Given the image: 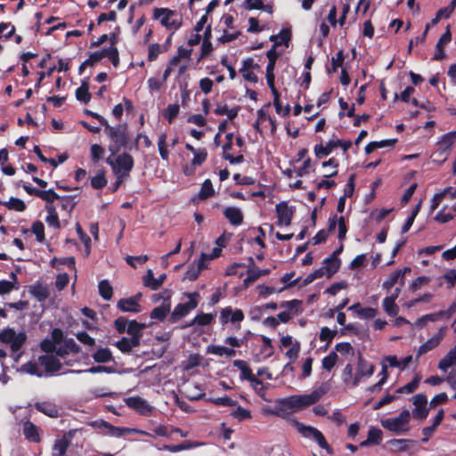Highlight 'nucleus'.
I'll return each mask as SVG.
<instances>
[{
    "mask_svg": "<svg viewBox=\"0 0 456 456\" xmlns=\"http://www.w3.org/2000/svg\"><path fill=\"white\" fill-rule=\"evenodd\" d=\"M93 359L97 363H106L113 360L111 351L108 348H99L94 354Z\"/></svg>",
    "mask_w": 456,
    "mask_h": 456,
    "instance_id": "36",
    "label": "nucleus"
},
{
    "mask_svg": "<svg viewBox=\"0 0 456 456\" xmlns=\"http://www.w3.org/2000/svg\"><path fill=\"white\" fill-rule=\"evenodd\" d=\"M77 430L70 429L61 438L56 439L53 446V456H64L69 447Z\"/></svg>",
    "mask_w": 456,
    "mask_h": 456,
    "instance_id": "11",
    "label": "nucleus"
},
{
    "mask_svg": "<svg viewBox=\"0 0 456 456\" xmlns=\"http://www.w3.org/2000/svg\"><path fill=\"white\" fill-rule=\"evenodd\" d=\"M31 232L35 234L38 242L42 243L45 240V225L41 221L37 220L32 224Z\"/></svg>",
    "mask_w": 456,
    "mask_h": 456,
    "instance_id": "49",
    "label": "nucleus"
},
{
    "mask_svg": "<svg viewBox=\"0 0 456 456\" xmlns=\"http://www.w3.org/2000/svg\"><path fill=\"white\" fill-rule=\"evenodd\" d=\"M22 370L30 375L37 376L38 378L43 377V372L39 370L37 362H35L29 361L27 363L23 364Z\"/></svg>",
    "mask_w": 456,
    "mask_h": 456,
    "instance_id": "56",
    "label": "nucleus"
},
{
    "mask_svg": "<svg viewBox=\"0 0 456 456\" xmlns=\"http://www.w3.org/2000/svg\"><path fill=\"white\" fill-rule=\"evenodd\" d=\"M224 238L220 236L216 239V246L212 248L211 253H201V270L208 268V263L220 256L222 249L224 247Z\"/></svg>",
    "mask_w": 456,
    "mask_h": 456,
    "instance_id": "19",
    "label": "nucleus"
},
{
    "mask_svg": "<svg viewBox=\"0 0 456 456\" xmlns=\"http://www.w3.org/2000/svg\"><path fill=\"white\" fill-rule=\"evenodd\" d=\"M410 271V267H404L403 269L396 270L390 274L387 280L383 282L382 288L388 290L397 283L403 286L404 284V275Z\"/></svg>",
    "mask_w": 456,
    "mask_h": 456,
    "instance_id": "21",
    "label": "nucleus"
},
{
    "mask_svg": "<svg viewBox=\"0 0 456 456\" xmlns=\"http://www.w3.org/2000/svg\"><path fill=\"white\" fill-rule=\"evenodd\" d=\"M158 147H159V155H160L161 159L163 160H167L168 157H169V151H168L167 146V134L166 133H161L159 135Z\"/></svg>",
    "mask_w": 456,
    "mask_h": 456,
    "instance_id": "47",
    "label": "nucleus"
},
{
    "mask_svg": "<svg viewBox=\"0 0 456 456\" xmlns=\"http://www.w3.org/2000/svg\"><path fill=\"white\" fill-rule=\"evenodd\" d=\"M414 443V441L410 439H393L388 442V444L392 452H399L407 451L410 445Z\"/></svg>",
    "mask_w": 456,
    "mask_h": 456,
    "instance_id": "33",
    "label": "nucleus"
},
{
    "mask_svg": "<svg viewBox=\"0 0 456 456\" xmlns=\"http://www.w3.org/2000/svg\"><path fill=\"white\" fill-rule=\"evenodd\" d=\"M329 389L330 386L327 383H322L309 394L294 395L286 398L276 399L273 412L276 413V416L287 418L293 412L300 411L315 404L328 393Z\"/></svg>",
    "mask_w": 456,
    "mask_h": 456,
    "instance_id": "1",
    "label": "nucleus"
},
{
    "mask_svg": "<svg viewBox=\"0 0 456 456\" xmlns=\"http://www.w3.org/2000/svg\"><path fill=\"white\" fill-rule=\"evenodd\" d=\"M232 417H234L235 419H237L240 421H242V420L251 418L250 411L245 408L240 407V406L236 407L232 411Z\"/></svg>",
    "mask_w": 456,
    "mask_h": 456,
    "instance_id": "61",
    "label": "nucleus"
},
{
    "mask_svg": "<svg viewBox=\"0 0 456 456\" xmlns=\"http://www.w3.org/2000/svg\"><path fill=\"white\" fill-rule=\"evenodd\" d=\"M29 293L39 302L45 301L49 297L47 288L39 282L30 287Z\"/></svg>",
    "mask_w": 456,
    "mask_h": 456,
    "instance_id": "32",
    "label": "nucleus"
},
{
    "mask_svg": "<svg viewBox=\"0 0 456 456\" xmlns=\"http://www.w3.org/2000/svg\"><path fill=\"white\" fill-rule=\"evenodd\" d=\"M338 144H341L340 140H330L325 145L318 144L314 147V152L318 159H322L328 155H330L332 150L336 147H338Z\"/></svg>",
    "mask_w": 456,
    "mask_h": 456,
    "instance_id": "28",
    "label": "nucleus"
},
{
    "mask_svg": "<svg viewBox=\"0 0 456 456\" xmlns=\"http://www.w3.org/2000/svg\"><path fill=\"white\" fill-rule=\"evenodd\" d=\"M216 194V191L213 187L212 182L209 179H206L201 183V200L210 198Z\"/></svg>",
    "mask_w": 456,
    "mask_h": 456,
    "instance_id": "54",
    "label": "nucleus"
},
{
    "mask_svg": "<svg viewBox=\"0 0 456 456\" xmlns=\"http://www.w3.org/2000/svg\"><path fill=\"white\" fill-rule=\"evenodd\" d=\"M118 308L124 313H134L141 312L142 308L139 303L135 302L131 297L128 298H121L118 301Z\"/></svg>",
    "mask_w": 456,
    "mask_h": 456,
    "instance_id": "26",
    "label": "nucleus"
},
{
    "mask_svg": "<svg viewBox=\"0 0 456 456\" xmlns=\"http://www.w3.org/2000/svg\"><path fill=\"white\" fill-rule=\"evenodd\" d=\"M293 425L297 430L299 434H301L304 437L314 439L318 445L325 450H329V444L322 434L321 431H319L317 428L311 427V426H305L303 423H300L297 420H293Z\"/></svg>",
    "mask_w": 456,
    "mask_h": 456,
    "instance_id": "6",
    "label": "nucleus"
},
{
    "mask_svg": "<svg viewBox=\"0 0 456 456\" xmlns=\"http://www.w3.org/2000/svg\"><path fill=\"white\" fill-rule=\"evenodd\" d=\"M200 276V259H194L192 266L186 271L183 276V280L190 281H195Z\"/></svg>",
    "mask_w": 456,
    "mask_h": 456,
    "instance_id": "53",
    "label": "nucleus"
},
{
    "mask_svg": "<svg viewBox=\"0 0 456 456\" xmlns=\"http://www.w3.org/2000/svg\"><path fill=\"white\" fill-rule=\"evenodd\" d=\"M185 148L191 153H184L183 156V161L185 162L183 164V173L185 175L189 176L191 175L196 167L200 166V151L195 149L190 143H186Z\"/></svg>",
    "mask_w": 456,
    "mask_h": 456,
    "instance_id": "9",
    "label": "nucleus"
},
{
    "mask_svg": "<svg viewBox=\"0 0 456 456\" xmlns=\"http://www.w3.org/2000/svg\"><path fill=\"white\" fill-rule=\"evenodd\" d=\"M456 142L455 134L451 132L443 134L438 138L437 141V152L443 156L444 155L443 160H444L447 157L448 152L450 151L452 146Z\"/></svg>",
    "mask_w": 456,
    "mask_h": 456,
    "instance_id": "20",
    "label": "nucleus"
},
{
    "mask_svg": "<svg viewBox=\"0 0 456 456\" xmlns=\"http://www.w3.org/2000/svg\"><path fill=\"white\" fill-rule=\"evenodd\" d=\"M69 372L77 373V374H80V373L96 374V373H102V372L111 373L112 368L103 366V365H97V366H93L86 370H70Z\"/></svg>",
    "mask_w": 456,
    "mask_h": 456,
    "instance_id": "48",
    "label": "nucleus"
},
{
    "mask_svg": "<svg viewBox=\"0 0 456 456\" xmlns=\"http://www.w3.org/2000/svg\"><path fill=\"white\" fill-rule=\"evenodd\" d=\"M456 7V0H452V2L444 8H441L436 12L438 16H440L442 19H448L451 17L452 12H454V9Z\"/></svg>",
    "mask_w": 456,
    "mask_h": 456,
    "instance_id": "63",
    "label": "nucleus"
},
{
    "mask_svg": "<svg viewBox=\"0 0 456 456\" xmlns=\"http://www.w3.org/2000/svg\"><path fill=\"white\" fill-rule=\"evenodd\" d=\"M107 184V179L105 177V172L100 170L96 175L91 178V186L95 190H101Z\"/></svg>",
    "mask_w": 456,
    "mask_h": 456,
    "instance_id": "46",
    "label": "nucleus"
},
{
    "mask_svg": "<svg viewBox=\"0 0 456 456\" xmlns=\"http://www.w3.org/2000/svg\"><path fill=\"white\" fill-rule=\"evenodd\" d=\"M90 425L93 428H99V429L106 428V429H108V435L115 436V437H120V436H123L126 435H132V434H145L144 431L136 429V428L115 427L112 424H110V422L105 421L103 419L93 421Z\"/></svg>",
    "mask_w": 456,
    "mask_h": 456,
    "instance_id": "7",
    "label": "nucleus"
},
{
    "mask_svg": "<svg viewBox=\"0 0 456 456\" xmlns=\"http://www.w3.org/2000/svg\"><path fill=\"white\" fill-rule=\"evenodd\" d=\"M170 312V305L169 304H163L158 307H155L151 312V319H155V320H159V321H163L166 316L167 315V314Z\"/></svg>",
    "mask_w": 456,
    "mask_h": 456,
    "instance_id": "40",
    "label": "nucleus"
},
{
    "mask_svg": "<svg viewBox=\"0 0 456 456\" xmlns=\"http://www.w3.org/2000/svg\"><path fill=\"white\" fill-rule=\"evenodd\" d=\"M75 199L76 196L71 195L61 196L60 200L61 202V210L67 211L70 215L77 205Z\"/></svg>",
    "mask_w": 456,
    "mask_h": 456,
    "instance_id": "41",
    "label": "nucleus"
},
{
    "mask_svg": "<svg viewBox=\"0 0 456 456\" xmlns=\"http://www.w3.org/2000/svg\"><path fill=\"white\" fill-rule=\"evenodd\" d=\"M197 297L198 293L194 292L189 295V300L187 302L178 304L172 312L169 317V322L175 323L186 316L192 309H194L198 305L196 299Z\"/></svg>",
    "mask_w": 456,
    "mask_h": 456,
    "instance_id": "8",
    "label": "nucleus"
},
{
    "mask_svg": "<svg viewBox=\"0 0 456 456\" xmlns=\"http://www.w3.org/2000/svg\"><path fill=\"white\" fill-rule=\"evenodd\" d=\"M270 273L269 269H259L256 266H252L248 270L247 277L244 280L245 286H248L249 284L256 281L261 276L268 275Z\"/></svg>",
    "mask_w": 456,
    "mask_h": 456,
    "instance_id": "31",
    "label": "nucleus"
},
{
    "mask_svg": "<svg viewBox=\"0 0 456 456\" xmlns=\"http://www.w3.org/2000/svg\"><path fill=\"white\" fill-rule=\"evenodd\" d=\"M114 346L123 354H130L133 350L126 337H122Z\"/></svg>",
    "mask_w": 456,
    "mask_h": 456,
    "instance_id": "60",
    "label": "nucleus"
},
{
    "mask_svg": "<svg viewBox=\"0 0 456 456\" xmlns=\"http://www.w3.org/2000/svg\"><path fill=\"white\" fill-rule=\"evenodd\" d=\"M76 232L79 237V240L82 241V243L85 246L86 248V255L89 256L91 252V238L84 232L82 226L79 223H77L75 225Z\"/></svg>",
    "mask_w": 456,
    "mask_h": 456,
    "instance_id": "39",
    "label": "nucleus"
},
{
    "mask_svg": "<svg viewBox=\"0 0 456 456\" xmlns=\"http://www.w3.org/2000/svg\"><path fill=\"white\" fill-rule=\"evenodd\" d=\"M412 403L414 405V409L412 411V415L415 419H424L428 415V398L423 394L415 395L412 397Z\"/></svg>",
    "mask_w": 456,
    "mask_h": 456,
    "instance_id": "15",
    "label": "nucleus"
},
{
    "mask_svg": "<svg viewBox=\"0 0 456 456\" xmlns=\"http://www.w3.org/2000/svg\"><path fill=\"white\" fill-rule=\"evenodd\" d=\"M276 212L278 217V224L280 225L288 226L291 223L293 211L291 208L285 202H281L276 205Z\"/></svg>",
    "mask_w": 456,
    "mask_h": 456,
    "instance_id": "23",
    "label": "nucleus"
},
{
    "mask_svg": "<svg viewBox=\"0 0 456 456\" xmlns=\"http://www.w3.org/2000/svg\"><path fill=\"white\" fill-rule=\"evenodd\" d=\"M104 131L110 138L112 143L109 145L111 156H115L122 148H127L129 143L128 126L126 123L118 124L115 126H104Z\"/></svg>",
    "mask_w": 456,
    "mask_h": 456,
    "instance_id": "2",
    "label": "nucleus"
},
{
    "mask_svg": "<svg viewBox=\"0 0 456 456\" xmlns=\"http://www.w3.org/2000/svg\"><path fill=\"white\" fill-rule=\"evenodd\" d=\"M375 367L372 363L360 357L357 362L353 386H357L362 378H370L372 376Z\"/></svg>",
    "mask_w": 456,
    "mask_h": 456,
    "instance_id": "16",
    "label": "nucleus"
},
{
    "mask_svg": "<svg viewBox=\"0 0 456 456\" xmlns=\"http://www.w3.org/2000/svg\"><path fill=\"white\" fill-rule=\"evenodd\" d=\"M444 313L439 314H428L421 316L420 318L417 319L414 325L416 327H423L428 322H436L438 318V316L443 315Z\"/></svg>",
    "mask_w": 456,
    "mask_h": 456,
    "instance_id": "59",
    "label": "nucleus"
},
{
    "mask_svg": "<svg viewBox=\"0 0 456 456\" xmlns=\"http://www.w3.org/2000/svg\"><path fill=\"white\" fill-rule=\"evenodd\" d=\"M99 294L104 300H110L113 296V289L107 280L99 282Z\"/></svg>",
    "mask_w": 456,
    "mask_h": 456,
    "instance_id": "42",
    "label": "nucleus"
},
{
    "mask_svg": "<svg viewBox=\"0 0 456 456\" xmlns=\"http://www.w3.org/2000/svg\"><path fill=\"white\" fill-rule=\"evenodd\" d=\"M251 387L254 389V391L265 401L270 402V399H267L265 397L266 391H267V386H265L260 379L256 378L251 382Z\"/></svg>",
    "mask_w": 456,
    "mask_h": 456,
    "instance_id": "45",
    "label": "nucleus"
},
{
    "mask_svg": "<svg viewBox=\"0 0 456 456\" xmlns=\"http://www.w3.org/2000/svg\"><path fill=\"white\" fill-rule=\"evenodd\" d=\"M134 166L133 156L127 152H123L118 155L115 159L114 175H124L125 177H128Z\"/></svg>",
    "mask_w": 456,
    "mask_h": 456,
    "instance_id": "10",
    "label": "nucleus"
},
{
    "mask_svg": "<svg viewBox=\"0 0 456 456\" xmlns=\"http://www.w3.org/2000/svg\"><path fill=\"white\" fill-rule=\"evenodd\" d=\"M23 435H24L25 438L30 442H33V443L40 442V436L38 433V428L34 423H32L30 421H27L24 423Z\"/></svg>",
    "mask_w": 456,
    "mask_h": 456,
    "instance_id": "30",
    "label": "nucleus"
},
{
    "mask_svg": "<svg viewBox=\"0 0 456 456\" xmlns=\"http://www.w3.org/2000/svg\"><path fill=\"white\" fill-rule=\"evenodd\" d=\"M3 206L6 207L10 210H15L18 212H23L27 208L22 200L15 197H11L8 201L3 202Z\"/></svg>",
    "mask_w": 456,
    "mask_h": 456,
    "instance_id": "38",
    "label": "nucleus"
},
{
    "mask_svg": "<svg viewBox=\"0 0 456 456\" xmlns=\"http://www.w3.org/2000/svg\"><path fill=\"white\" fill-rule=\"evenodd\" d=\"M126 404L130 409L134 410L137 413L142 416H151L152 413V407L148 402L140 396H131L125 399Z\"/></svg>",
    "mask_w": 456,
    "mask_h": 456,
    "instance_id": "12",
    "label": "nucleus"
},
{
    "mask_svg": "<svg viewBox=\"0 0 456 456\" xmlns=\"http://www.w3.org/2000/svg\"><path fill=\"white\" fill-rule=\"evenodd\" d=\"M382 438V432L379 428H370L368 432V438L361 444V446H365L369 444H378Z\"/></svg>",
    "mask_w": 456,
    "mask_h": 456,
    "instance_id": "44",
    "label": "nucleus"
},
{
    "mask_svg": "<svg viewBox=\"0 0 456 456\" xmlns=\"http://www.w3.org/2000/svg\"><path fill=\"white\" fill-rule=\"evenodd\" d=\"M76 98L85 104L90 102L92 96L89 93V83L87 81H83L81 86L76 89Z\"/></svg>",
    "mask_w": 456,
    "mask_h": 456,
    "instance_id": "35",
    "label": "nucleus"
},
{
    "mask_svg": "<svg viewBox=\"0 0 456 456\" xmlns=\"http://www.w3.org/2000/svg\"><path fill=\"white\" fill-rule=\"evenodd\" d=\"M340 259L335 255H331L330 257L326 258L322 265L317 270V276H326L327 278H330L340 267Z\"/></svg>",
    "mask_w": 456,
    "mask_h": 456,
    "instance_id": "14",
    "label": "nucleus"
},
{
    "mask_svg": "<svg viewBox=\"0 0 456 456\" xmlns=\"http://www.w3.org/2000/svg\"><path fill=\"white\" fill-rule=\"evenodd\" d=\"M338 228V237L339 240H343L346 237L347 229L345 224V219L343 216L338 217L334 216L329 219V228L328 231L321 230L313 238V243L314 245L320 244L326 240L328 237V233L330 232H334Z\"/></svg>",
    "mask_w": 456,
    "mask_h": 456,
    "instance_id": "3",
    "label": "nucleus"
},
{
    "mask_svg": "<svg viewBox=\"0 0 456 456\" xmlns=\"http://www.w3.org/2000/svg\"><path fill=\"white\" fill-rule=\"evenodd\" d=\"M354 377V374H353L352 365L346 364V367L344 368L343 373H342V378H343L344 383L350 387H354V386H353Z\"/></svg>",
    "mask_w": 456,
    "mask_h": 456,
    "instance_id": "58",
    "label": "nucleus"
},
{
    "mask_svg": "<svg viewBox=\"0 0 456 456\" xmlns=\"http://www.w3.org/2000/svg\"><path fill=\"white\" fill-rule=\"evenodd\" d=\"M38 362L45 367L47 373H54L61 369V362L53 355L44 354L38 357Z\"/></svg>",
    "mask_w": 456,
    "mask_h": 456,
    "instance_id": "22",
    "label": "nucleus"
},
{
    "mask_svg": "<svg viewBox=\"0 0 456 456\" xmlns=\"http://www.w3.org/2000/svg\"><path fill=\"white\" fill-rule=\"evenodd\" d=\"M384 311L389 316H395L399 313V306L395 304V301L385 297L382 302Z\"/></svg>",
    "mask_w": 456,
    "mask_h": 456,
    "instance_id": "50",
    "label": "nucleus"
},
{
    "mask_svg": "<svg viewBox=\"0 0 456 456\" xmlns=\"http://www.w3.org/2000/svg\"><path fill=\"white\" fill-rule=\"evenodd\" d=\"M27 334L24 331L16 333L12 328H5L0 332V341L3 344H10L12 352L20 351L27 341Z\"/></svg>",
    "mask_w": 456,
    "mask_h": 456,
    "instance_id": "4",
    "label": "nucleus"
},
{
    "mask_svg": "<svg viewBox=\"0 0 456 456\" xmlns=\"http://www.w3.org/2000/svg\"><path fill=\"white\" fill-rule=\"evenodd\" d=\"M445 330H446L445 327L440 328L436 334H435L433 337H431L429 339H428L424 344H422L419 347L417 356H416V361L418 360V358L419 356L435 349L436 347H437L440 345V343L442 342V340L444 339V338L445 336Z\"/></svg>",
    "mask_w": 456,
    "mask_h": 456,
    "instance_id": "13",
    "label": "nucleus"
},
{
    "mask_svg": "<svg viewBox=\"0 0 456 456\" xmlns=\"http://www.w3.org/2000/svg\"><path fill=\"white\" fill-rule=\"evenodd\" d=\"M179 105L178 104H169L165 109L163 116L166 119L168 120L169 123H172L173 120L176 118L179 113Z\"/></svg>",
    "mask_w": 456,
    "mask_h": 456,
    "instance_id": "55",
    "label": "nucleus"
},
{
    "mask_svg": "<svg viewBox=\"0 0 456 456\" xmlns=\"http://www.w3.org/2000/svg\"><path fill=\"white\" fill-rule=\"evenodd\" d=\"M142 282L145 287L150 288L152 290L159 289V283L157 281V278L154 277V273L151 269L147 271L146 275L143 276Z\"/></svg>",
    "mask_w": 456,
    "mask_h": 456,
    "instance_id": "51",
    "label": "nucleus"
},
{
    "mask_svg": "<svg viewBox=\"0 0 456 456\" xmlns=\"http://www.w3.org/2000/svg\"><path fill=\"white\" fill-rule=\"evenodd\" d=\"M167 65L171 66L172 69L179 65V75L183 74L187 69V65L177 54L170 59Z\"/></svg>",
    "mask_w": 456,
    "mask_h": 456,
    "instance_id": "62",
    "label": "nucleus"
},
{
    "mask_svg": "<svg viewBox=\"0 0 456 456\" xmlns=\"http://www.w3.org/2000/svg\"><path fill=\"white\" fill-rule=\"evenodd\" d=\"M456 366V345L438 362V369L444 372Z\"/></svg>",
    "mask_w": 456,
    "mask_h": 456,
    "instance_id": "27",
    "label": "nucleus"
},
{
    "mask_svg": "<svg viewBox=\"0 0 456 456\" xmlns=\"http://www.w3.org/2000/svg\"><path fill=\"white\" fill-rule=\"evenodd\" d=\"M174 15L175 12L167 8H155L153 12V18L159 19L161 25L169 29L179 27V24L175 20H170Z\"/></svg>",
    "mask_w": 456,
    "mask_h": 456,
    "instance_id": "17",
    "label": "nucleus"
},
{
    "mask_svg": "<svg viewBox=\"0 0 456 456\" xmlns=\"http://www.w3.org/2000/svg\"><path fill=\"white\" fill-rule=\"evenodd\" d=\"M290 30L289 28H283L279 34L271 36L270 40L274 43V46L281 45H288V43L290 40Z\"/></svg>",
    "mask_w": 456,
    "mask_h": 456,
    "instance_id": "37",
    "label": "nucleus"
},
{
    "mask_svg": "<svg viewBox=\"0 0 456 456\" xmlns=\"http://www.w3.org/2000/svg\"><path fill=\"white\" fill-rule=\"evenodd\" d=\"M224 216L233 225H240L243 221V214L239 208L229 207L224 212Z\"/></svg>",
    "mask_w": 456,
    "mask_h": 456,
    "instance_id": "29",
    "label": "nucleus"
},
{
    "mask_svg": "<svg viewBox=\"0 0 456 456\" xmlns=\"http://www.w3.org/2000/svg\"><path fill=\"white\" fill-rule=\"evenodd\" d=\"M39 198L45 200L46 203H53L54 200H60L61 196L56 193L53 189L41 190Z\"/></svg>",
    "mask_w": 456,
    "mask_h": 456,
    "instance_id": "57",
    "label": "nucleus"
},
{
    "mask_svg": "<svg viewBox=\"0 0 456 456\" xmlns=\"http://www.w3.org/2000/svg\"><path fill=\"white\" fill-rule=\"evenodd\" d=\"M338 360V355L336 353L332 352L329 355L323 358L322 360V367L327 370H330L336 364Z\"/></svg>",
    "mask_w": 456,
    "mask_h": 456,
    "instance_id": "64",
    "label": "nucleus"
},
{
    "mask_svg": "<svg viewBox=\"0 0 456 456\" xmlns=\"http://www.w3.org/2000/svg\"><path fill=\"white\" fill-rule=\"evenodd\" d=\"M194 35L191 38L188 40L189 48L179 46L177 50V55L183 61H189L191 59V54L192 49L191 48L192 45L200 44V21H197L194 25Z\"/></svg>",
    "mask_w": 456,
    "mask_h": 456,
    "instance_id": "18",
    "label": "nucleus"
},
{
    "mask_svg": "<svg viewBox=\"0 0 456 456\" xmlns=\"http://www.w3.org/2000/svg\"><path fill=\"white\" fill-rule=\"evenodd\" d=\"M420 376L419 375H416L414 377V379L409 382L408 384L399 387L397 389V393L399 394H411L412 392H414L418 387H419V384L420 382Z\"/></svg>",
    "mask_w": 456,
    "mask_h": 456,
    "instance_id": "52",
    "label": "nucleus"
},
{
    "mask_svg": "<svg viewBox=\"0 0 456 456\" xmlns=\"http://www.w3.org/2000/svg\"><path fill=\"white\" fill-rule=\"evenodd\" d=\"M411 419V413L408 410H403L397 417L389 418L381 420V426L396 434L404 432L408 429L407 425Z\"/></svg>",
    "mask_w": 456,
    "mask_h": 456,
    "instance_id": "5",
    "label": "nucleus"
},
{
    "mask_svg": "<svg viewBox=\"0 0 456 456\" xmlns=\"http://www.w3.org/2000/svg\"><path fill=\"white\" fill-rule=\"evenodd\" d=\"M145 327L144 323L132 320L127 324L126 333L130 336H142V330Z\"/></svg>",
    "mask_w": 456,
    "mask_h": 456,
    "instance_id": "43",
    "label": "nucleus"
},
{
    "mask_svg": "<svg viewBox=\"0 0 456 456\" xmlns=\"http://www.w3.org/2000/svg\"><path fill=\"white\" fill-rule=\"evenodd\" d=\"M244 319V314L241 310H232L231 307H225L221 312L220 320L222 323H227L229 321L232 322H240Z\"/></svg>",
    "mask_w": 456,
    "mask_h": 456,
    "instance_id": "24",
    "label": "nucleus"
},
{
    "mask_svg": "<svg viewBox=\"0 0 456 456\" xmlns=\"http://www.w3.org/2000/svg\"><path fill=\"white\" fill-rule=\"evenodd\" d=\"M207 352L218 356H226L229 358L236 355V351L234 349L222 346H209Z\"/></svg>",
    "mask_w": 456,
    "mask_h": 456,
    "instance_id": "34",
    "label": "nucleus"
},
{
    "mask_svg": "<svg viewBox=\"0 0 456 456\" xmlns=\"http://www.w3.org/2000/svg\"><path fill=\"white\" fill-rule=\"evenodd\" d=\"M34 407L37 411L50 418H58L60 415L58 407L52 402H37L34 404Z\"/></svg>",
    "mask_w": 456,
    "mask_h": 456,
    "instance_id": "25",
    "label": "nucleus"
}]
</instances>
